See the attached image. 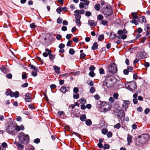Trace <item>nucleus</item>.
Listing matches in <instances>:
<instances>
[{
  "mask_svg": "<svg viewBox=\"0 0 150 150\" xmlns=\"http://www.w3.org/2000/svg\"><path fill=\"white\" fill-rule=\"evenodd\" d=\"M105 80L103 83V85L104 87L107 88L112 87L116 81L115 77L112 74L108 73L105 76Z\"/></svg>",
  "mask_w": 150,
  "mask_h": 150,
  "instance_id": "f257e3e1",
  "label": "nucleus"
},
{
  "mask_svg": "<svg viewBox=\"0 0 150 150\" xmlns=\"http://www.w3.org/2000/svg\"><path fill=\"white\" fill-rule=\"evenodd\" d=\"M149 139V136L148 134L139 135L138 136V138L136 139V144L137 145H140L142 144H144L147 142Z\"/></svg>",
  "mask_w": 150,
  "mask_h": 150,
  "instance_id": "f03ea898",
  "label": "nucleus"
},
{
  "mask_svg": "<svg viewBox=\"0 0 150 150\" xmlns=\"http://www.w3.org/2000/svg\"><path fill=\"white\" fill-rule=\"evenodd\" d=\"M18 138L21 141L23 142H26L29 139L28 135L25 134L23 132H21L19 134Z\"/></svg>",
  "mask_w": 150,
  "mask_h": 150,
  "instance_id": "7ed1b4c3",
  "label": "nucleus"
},
{
  "mask_svg": "<svg viewBox=\"0 0 150 150\" xmlns=\"http://www.w3.org/2000/svg\"><path fill=\"white\" fill-rule=\"evenodd\" d=\"M108 69L110 73H111L113 74L116 73L117 71L116 64L114 62L111 63L108 66Z\"/></svg>",
  "mask_w": 150,
  "mask_h": 150,
  "instance_id": "20e7f679",
  "label": "nucleus"
},
{
  "mask_svg": "<svg viewBox=\"0 0 150 150\" xmlns=\"http://www.w3.org/2000/svg\"><path fill=\"white\" fill-rule=\"evenodd\" d=\"M125 86L126 87L132 91L137 87L136 83L134 81L128 82L125 84Z\"/></svg>",
  "mask_w": 150,
  "mask_h": 150,
  "instance_id": "39448f33",
  "label": "nucleus"
},
{
  "mask_svg": "<svg viewBox=\"0 0 150 150\" xmlns=\"http://www.w3.org/2000/svg\"><path fill=\"white\" fill-rule=\"evenodd\" d=\"M97 107L101 108L102 111L103 112H106L110 109V106L105 102H103L101 106H97Z\"/></svg>",
  "mask_w": 150,
  "mask_h": 150,
  "instance_id": "423d86ee",
  "label": "nucleus"
},
{
  "mask_svg": "<svg viewBox=\"0 0 150 150\" xmlns=\"http://www.w3.org/2000/svg\"><path fill=\"white\" fill-rule=\"evenodd\" d=\"M7 132L10 134L15 135L16 133L14 126L13 125L8 126L7 128Z\"/></svg>",
  "mask_w": 150,
  "mask_h": 150,
  "instance_id": "0eeeda50",
  "label": "nucleus"
},
{
  "mask_svg": "<svg viewBox=\"0 0 150 150\" xmlns=\"http://www.w3.org/2000/svg\"><path fill=\"white\" fill-rule=\"evenodd\" d=\"M103 12L105 15L109 16L112 14V11L110 6H107Z\"/></svg>",
  "mask_w": 150,
  "mask_h": 150,
  "instance_id": "6e6552de",
  "label": "nucleus"
},
{
  "mask_svg": "<svg viewBox=\"0 0 150 150\" xmlns=\"http://www.w3.org/2000/svg\"><path fill=\"white\" fill-rule=\"evenodd\" d=\"M137 57L139 59H143L144 58H146L147 55L146 53L144 52L138 53L137 55Z\"/></svg>",
  "mask_w": 150,
  "mask_h": 150,
  "instance_id": "1a4fd4ad",
  "label": "nucleus"
},
{
  "mask_svg": "<svg viewBox=\"0 0 150 150\" xmlns=\"http://www.w3.org/2000/svg\"><path fill=\"white\" fill-rule=\"evenodd\" d=\"M130 104L129 101L125 100L122 106V110L123 111H126L128 107V105Z\"/></svg>",
  "mask_w": 150,
  "mask_h": 150,
  "instance_id": "9d476101",
  "label": "nucleus"
},
{
  "mask_svg": "<svg viewBox=\"0 0 150 150\" xmlns=\"http://www.w3.org/2000/svg\"><path fill=\"white\" fill-rule=\"evenodd\" d=\"M133 14V19L132 20V22L134 23L136 25H137L138 24V22L137 21L138 19V17L137 16V13H134Z\"/></svg>",
  "mask_w": 150,
  "mask_h": 150,
  "instance_id": "9b49d317",
  "label": "nucleus"
},
{
  "mask_svg": "<svg viewBox=\"0 0 150 150\" xmlns=\"http://www.w3.org/2000/svg\"><path fill=\"white\" fill-rule=\"evenodd\" d=\"M75 16L76 23L77 25L80 26L81 25L80 19L81 16L79 14H75Z\"/></svg>",
  "mask_w": 150,
  "mask_h": 150,
  "instance_id": "f8f14e48",
  "label": "nucleus"
},
{
  "mask_svg": "<svg viewBox=\"0 0 150 150\" xmlns=\"http://www.w3.org/2000/svg\"><path fill=\"white\" fill-rule=\"evenodd\" d=\"M132 138L133 137L132 136L130 135L129 134H127V144L128 145H130V144L132 142Z\"/></svg>",
  "mask_w": 150,
  "mask_h": 150,
  "instance_id": "ddd939ff",
  "label": "nucleus"
},
{
  "mask_svg": "<svg viewBox=\"0 0 150 150\" xmlns=\"http://www.w3.org/2000/svg\"><path fill=\"white\" fill-rule=\"evenodd\" d=\"M31 95L29 93H27L25 95V100L26 102H30L31 101L30 97Z\"/></svg>",
  "mask_w": 150,
  "mask_h": 150,
  "instance_id": "4468645a",
  "label": "nucleus"
},
{
  "mask_svg": "<svg viewBox=\"0 0 150 150\" xmlns=\"http://www.w3.org/2000/svg\"><path fill=\"white\" fill-rule=\"evenodd\" d=\"M24 129V128L22 125H21L20 126L18 125H16L15 127V129L18 132L19 131L21 130H23Z\"/></svg>",
  "mask_w": 150,
  "mask_h": 150,
  "instance_id": "2eb2a0df",
  "label": "nucleus"
},
{
  "mask_svg": "<svg viewBox=\"0 0 150 150\" xmlns=\"http://www.w3.org/2000/svg\"><path fill=\"white\" fill-rule=\"evenodd\" d=\"M138 20L139 22L141 23H145L146 22V18L144 16H142L139 17Z\"/></svg>",
  "mask_w": 150,
  "mask_h": 150,
  "instance_id": "dca6fc26",
  "label": "nucleus"
},
{
  "mask_svg": "<svg viewBox=\"0 0 150 150\" xmlns=\"http://www.w3.org/2000/svg\"><path fill=\"white\" fill-rule=\"evenodd\" d=\"M1 70L2 72L5 74L7 73L8 71L6 65L2 66L1 68Z\"/></svg>",
  "mask_w": 150,
  "mask_h": 150,
  "instance_id": "f3484780",
  "label": "nucleus"
},
{
  "mask_svg": "<svg viewBox=\"0 0 150 150\" xmlns=\"http://www.w3.org/2000/svg\"><path fill=\"white\" fill-rule=\"evenodd\" d=\"M53 68L54 70L55 73L57 74H59L60 73V68L59 67L55 65L53 67Z\"/></svg>",
  "mask_w": 150,
  "mask_h": 150,
  "instance_id": "a211bd4d",
  "label": "nucleus"
},
{
  "mask_svg": "<svg viewBox=\"0 0 150 150\" xmlns=\"http://www.w3.org/2000/svg\"><path fill=\"white\" fill-rule=\"evenodd\" d=\"M117 37L116 34L113 32H111L110 34V39H114Z\"/></svg>",
  "mask_w": 150,
  "mask_h": 150,
  "instance_id": "6ab92c4d",
  "label": "nucleus"
},
{
  "mask_svg": "<svg viewBox=\"0 0 150 150\" xmlns=\"http://www.w3.org/2000/svg\"><path fill=\"white\" fill-rule=\"evenodd\" d=\"M127 31L125 30H119L117 32V34L119 35H121L123 33L127 34Z\"/></svg>",
  "mask_w": 150,
  "mask_h": 150,
  "instance_id": "aec40b11",
  "label": "nucleus"
},
{
  "mask_svg": "<svg viewBox=\"0 0 150 150\" xmlns=\"http://www.w3.org/2000/svg\"><path fill=\"white\" fill-rule=\"evenodd\" d=\"M88 24L90 26L93 27H94L96 25V23L94 21L92 20H90L88 21Z\"/></svg>",
  "mask_w": 150,
  "mask_h": 150,
  "instance_id": "412c9836",
  "label": "nucleus"
},
{
  "mask_svg": "<svg viewBox=\"0 0 150 150\" xmlns=\"http://www.w3.org/2000/svg\"><path fill=\"white\" fill-rule=\"evenodd\" d=\"M98 46V45L97 43L95 42L93 44L91 48L93 50H95L97 49Z\"/></svg>",
  "mask_w": 150,
  "mask_h": 150,
  "instance_id": "4be33fe9",
  "label": "nucleus"
},
{
  "mask_svg": "<svg viewBox=\"0 0 150 150\" xmlns=\"http://www.w3.org/2000/svg\"><path fill=\"white\" fill-rule=\"evenodd\" d=\"M101 23H100V24H102L104 26H105L107 25L108 23V22L107 20L104 19L101 21Z\"/></svg>",
  "mask_w": 150,
  "mask_h": 150,
  "instance_id": "5701e85b",
  "label": "nucleus"
},
{
  "mask_svg": "<svg viewBox=\"0 0 150 150\" xmlns=\"http://www.w3.org/2000/svg\"><path fill=\"white\" fill-rule=\"evenodd\" d=\"M16 144L17 147L18 149L19 150H21L24 147L23 145L21 144H19L17 143Z\"/></svg>",
  "mask_w": 150,
  "mask_h": 150,
  "instance_id": "b1692460",
  "label": "nucleus"
},
{
  "mask_svg": "<svg viewBox=\"0 0 150 150\" xmlns=\"http://www.w3.org/2000/svg\"><path fill=\"white\" fill-rule=\"evenodd\" d=\"M144 30L146 32L150 31V24H146L145 26Z\"/></svg>",
  "mask_w": 150,
  "mask_h": 150,
  "instance_id": "393cba45",
  "label": "nucleus"
},
{
  "mask_svg": "<svg viewBox=\"0 0 150 150\" xmlns=\"http://www.w3.org/2000/svg\"><path fill=\"white\" fill-rule=\"evenodd\" d=\"M61 91L64 93L65 92L67 91V88L65 86H63L61 87L60 88Z\"/></svg>",
  "mask_w": 150,
  "mask_h": 150,
  "instance_id": "a878e982",
  "label": "nucleus"
},
{
  "mask_svg": "<svg viewBox=\"0 0 150 150\" xmlns=\"http://www.w3.org/2000/svg\"><path fill=\"white\" fill-rule=\"evenodd\" d=\"M79 101L81 103L84 104L86 103V100L83 98H81L79 100Z\"/></svg>",
  "mask_w": 150,
  "mask_h": 150,
  "instance_id": "bb28decb",
  "label": "nucleus"
},
{
  "mask_svg": "<svg viewBox=\"0 0 150 150\" xmlns=\"http://www.w3.org/2000/svg\"><path fill=\"white\" fill-rule=\"evenodd\" d=\"M81 120L82 121H84L86 119V117L85 114L81 115L80 117Z\"/></svg>",
  "mask_w": 150,
  "mask_h": 150,
  "instance_id": "cd10ccee",
  "label": "nucleus"
},
{
  "mask_svg": "<svg viewBox=\"0 0 150 150\" xmlns=\"http://www.w3.org/2000/svg\"><path fill=\"white\" fill-rule=\"evenodd\" d=\"M50 59L51 60H53L55 58V55H53L52 54L50 53L48 54Z\"/></svg>",
  "mask_w": 150,
  "mask_h": 150,
  "instance_id": "c85d7f7f",
  "label": "nucleus"
},
{
  "mask_svg": "<svg viewBox=\"0 0 150 150\" xmlns=\"http://www.w3.org/2000/svg\"><path fill=\"white\" fill-rule=\"evenodd\" d=\"M95 8L97 11H99L100 10V5L99 4H96L94 6Z\"/></svg>",
  "mask_w": 150,
  "mask_h": 150,
  "instance_id": "c756f323",
  "label": "nucleus"
},
{
  "mask_svg": "<svg viewBox=\"0 0 150 150\" xmlns=\"http://www.w3.org/2000/svg\"><path fill=\"white\" fill-rule=\"evenodd\" d=\"M86 125L88 126H90L91 125L92 122L90 120H87L86 121Z\"/></svg>",
  "mask_w": 150,
  "mask_h": 150,
  "instance_id": "7c9ffc66",
  "label": "nucleus"
},
{
  "mask_svg": "<svg viewBox=\"0 0 150 150\" xmlns=\"http://www.w3.org/2000/svg\"><path fill=\"white\" fill-rule=\"evenodd\" d=\"M103 16L101 14H99L97 16L98 19L99 20H103Z\"/></svg>",
  "mask_w": 150,
  "mask_h": 150,
  "instance_id": "2f4dec72",
  "label": "nucleus"
},
{
  "mask_svg": "<svg viewBox=\"0 0 150 150\" xmlns=\"http://www.w3.org/2000/svg\"><path fill=\"white\" fill-rule=\"evenodd\" d=\"M104 38V35H101L99 36L98 40L101 41Z\"/></svg>",
  "mask_w": 150,
  "mask_h": 150,
  "instance_id": "473e14b6",
  "label": "nucleus"
},
{
  "mask_svg": "<svg viewBox=\"0 0 150 150\" xmlns=\"http://www.w3.org/2000/svg\"><path fill=\"white\" fill-rule=\"evenodd\" d=\"M127 69L129 71V72H132L133 70V68L131 66H128L127 67Z\"/></svg>",
  "mask_w": 150,
  "mask_h": 150,
  "instance_id": "72a5a7b5",
  "label": "nucleus"
},
{
  "mask_svg": "<svg viewBox=\"0 0 150 150\" xmlns=\"http://www.w3.org/2000/svg\"><path fill=\"white\" fill-rule=\"evenodd\" d=\"M121 127V125L120 123H118L116 124L114 126V127L117 128V129H119Z\"/></svg>",
  "mask_w": 150,
  "mask_h": 150,
  "instance_id": "f704fd0d",
  "label": "nucleus"
},
{
  "mask_svg": "<svg viewBox=\"0 0 150 150\" xmlns=\"http://www.w3.org/2000/svg\"><path fill=\"white\" fill-rule=\"evenodd\" d=\"M11 91L10 89H7L5 93V95L7 96L10 95V93H11Z\"/></svg>",
  "mask_w": 150,
  "mask_h": 150,
  "instance_id": "c9c22d12",
  "label": "nucleus"
},
{
  "mask_svg": "<svg viewBox=\"0 0 150 150\" xmlns=\"http://www.w3.org/2000/svg\"><path fill=\"white\" fill-rule=\"evenodd\" d=\"M89 75L91 77H93L95 75V74L93 71H91L89 73Z\"/></svg>",
  "mask_w": 150,
  "mask_h": 150,
  "instance_id": "e433bc0d",
  "label": "nucleus"
},
{
  "mask_svg": "<svg viewBox=\"0 0 150 150\" xmlns=\"http://www.w3.org/2000/svg\"><path fill=\"white\" fill-rule=\"evenodd\" d=\"M75 53L74 50L72 48H71L69 50V53L71 55Z\"/></svg>",
  "mask_w": 150,
  "mask_h": 150,
  "instance_id": "4c0bfd02",
  "label": "nucleus"
},
{
  "mask_svg": "<svg viewBox=\"0 0 150 150\" xmlns=\"http://www.w3.org/2000/svg\"><path fill=\"white\" fill-rule=\"evenodd\" d=\"M110 145L108 144H105L103 146V148H104V149H108L110 148Z\"/></svg>",
  "mask_w": 150,
  "mask_h": 150,
  "instance_id": "58836bf2",
  "label": "nucleus"
},
{
  "mask_svg": "<svg viewBox=\"0 0 150 150\" xmlns=\"http://www.w3.org/2000/svg\"><path fill=\"white\" fill-rule=\"evenodd\" d=\"M79 93H76V94L73 95L74 98L76 99H78L79 98Z\"/></svg>",
  "mask_w": 150,
  "mask_h": 150,
  "instance_id": "ea45409f",
  "label": "nucleus"
},
{
  "mask_svg": "<svg viewBox=\"0 0 150 150\" xmlns=\"http://www.w3.org/2000/svg\"><path fill=\"white\" fill-rule=\"evenodd\" d=\"M95 91V89L94 87H91L90 89V92L91 93H94Z\"/></svg>",
  "mask_w": 150,
  "mask_h": 150,
  "instance_id": "a19ab883",
  "label": "nucleus"
},
{
  "mask_svg": "<svg viewBox=\"0 0 150 150\" xmlns=\"http://www.w3.org/2000/svg\"><path fill=\"white\" fill-rule=\"evenodd\" d=\"M118 96L119 95L117 93H115L113 95V97L115 99H118Z\"/></svg>",
  "mask_w": 150,
  "mask_h": 150,
  "instance_id": "79ce46f5",
  "label": "nucleus"
},
{
  "mask_svg": "<svg viewBox=\"0 0 150 150\" xmlns=\"http://www.w3.org/2000/svg\"><path fill=\"white\" fill-rule=\"evenodd\" d=\"M108 132V129H104L102 131V133L103 134H105Z\"/></svg>",
  "mask_w": 150,
  "mask_h": 150,
  "instance_id": "37998d69",
  "label": "nucleus"
},
{
  "mask_svg": "<svg viewBox=\"0 0 150 150\" xmlns=\"http://www.w3.org/2000/svg\"><path fill=\"white\" fill-rule=\"evenodd\" d=\"M56 11L58 13L60 14L62 11V8H58L56 9Z\"/></svg>",
  "mask_w": 150,
  "mask_h": 150,
  "instance_id": "c03bdc74",
  "label": "nucleus"
},
{
  "mask_svg": "<svg viewBox=\"0 0 150 150\" xmlns=\"http://www.w3.org/2000/svg\"><path fill=\"white\" fill-rule=\"evenodd\" d=\"M112 133L111 132H109L107 134V136L108 138H110L112 136Z\"/></svg>",
  "mask_w": 150,
  "mask_h": 150,
  "instance_id": "a18cd8bd",
  "label": "nucleus"
},
{
  "mask_svg": "<svg viewBox=\"0 0 150 150\" xmlns=\"http://www.w3.org/2000/svg\"><path fill=\"white\" fill-rule=\"evenodd\" d=\"M64 112L62 111H59L58 112V115L59 116H61V115L63 116L64 115Z\"/></svg>",
  "mask_w": 150,
  "mask_h": 150,
  "instance_id": "49530a36",
  "label": "nucleus"
},
{
  "mask_svg": "<svg viewBox=\"0 0 150 150\" xmlns=\"http://www.w3.org/2000/svg\"><path fill=\"white\" fill-rule=\"evenodd\" d=\"M103 102H102L101 101H100V100H98L97 101V105H96V106L97 107V106H101V105H102V104Z\"/></svg>",
  "mask_w": 150,
  "mask_h": 150,
  "instance_id": "de8ad7c7",
  "label": "nucleus"
},
{
  "mask_svg": "<svg viewBox=\"0 0 150 150\" xmlns=\"http://www.w3.org/2000/svg\"><path fill=\"white\" fill-rule=\"evenodd\" d=\"M30 27L31 28L34 29L36 28V26L35 25L34 23H33L30 24Z\"/></svg>",
  "mask_w": 150,
  "mask_h": 150,
  "instance_id": "09e8293b",
  "label": "nucleus"
},
{
  "mask_svg": "<svg viewBox=\"0 0 150 150\" xmlns=\"http://www.w3.org/2000/svg\"><path fill=\"white\" fill-rule=\"evenodd\" d=\"M129 71L127 69H125L123 71V74L125 75H127L129 74Z\"/></svg>",
  "mask_w": 150,
  "mask_h": 150,
  "instance_id": "8fccbe9b",
  "label": "nucleus"
},
{
  "mask_svg": "<svg viewBox=\"0 0 150 150\" xmlns=\"http://www.w3.org/2000/svg\"><path fill=\"white\" fill-rule=\"evenodd\" d=\"M80 8H83L84 7V4L82 2H81L79 5Z\"/></svg>",
  "mask_w": 150,
  "mask_h": 150,
  "instance_id": "3c124183",
  "label": "nucleus"
},
{
  "mask_svg": "<svg viewBox=\"0 0 150 150\" xmlns=\"http://www.w3.org/2000/svg\"><path fill=\"white\" fill-rule=\"evenodd\" d=\"M100 73V74H104V71L103 68H100L99 69Z\"/></svg>",
  "mask_w": 150,
  "mask_h": 150,
  "instance_id": "603ef678",
  "label": "nucleus"
},
{
  "mask_svg": "<svg viewBox=\"0 0 150 150\" xmlns=\"http://www.w3.org/2000/svg\"><path fill=\"white\" fill-rule=\"evenodd\" d=\"M139 59L138 58L136 57L135 59L133 61V64L134 65H135L139 61Z\"/></svg>",
  "mask_w": 150,
  "mask_h": 150,
  "instance_id": "864d4df0",
  "label": "nucleus"
},
{
  "mask_svg": "<svg viewBox=\"0 0 150 150\" xmlns=\"http://www.w3.org/2000/svg\"><path fill=\"white\" fill-rule=\"evenodd\" d=\"M64 47L65 45L63 43L60 44L59 46V47L60 49H62L63 48H64Z\"/></svg>",
  "mask_w": 150,
  "mask_h": 150,
  "instance_id": "5fc2aeb1",
  "label": "nucleus"
},
{
  "mask_svg": "<svg viewBox=\"0 0 150 150\" xmlns=\"http://www.w3.org/2000/svg\"><path fill=\"white\" fill-rule=\"evenodd\" d=\"M40 140L39 138H37L34 140V142L35 143L38 144L40 143Z\"/></svg>",
  "mask_w": 150,
  "mask_h": 150,
  "instance_id": "6e6d98bb",
  "label": "nucleus"
},
{
  "mask_svg": "<svg viewBox=\"0 0 150 150\" xmlns=\"http://www.w3.org/2000/svg\"><path fill=\"white\" fill-rule=\"evenodd\" d=\"M121 35V38L123 40L125 39L127 37V35L125 34H122Z\"/></svg>",
  "mask_w": 150,
  "mask_h": 150,
  "instance_id": "4d7b16f0",
  "label": "nucleus"
},
{
  "mask_svg": "<svg viewBox=\"0 0 150 150\" xmlns=\"http://www.w3.org/2000/svg\"><path fill=\"white\" fill-rule=\"evenodd\" d=\"M19 93L18 92L16 91L14 93V96L15 98H17L19 96Z\"/></svg>",
  "mask_w": 150,
  "mask_h": 150,
  "instance_id": "13d9d810",
  "label": "nucleus"
},
{
  "mask_svg": "<svg viewBox=\"0 0 150 150\" xmlns=\"http://www.w3.org/2000/svg\"><path fill=\"white\" fill-rule=\"evenodd\" d=\"M91 15V13L89 11H87L85 13V15L87 16H89Z\"/></svg>",
  "mask_w": 150,
  "mask_h": 150,
  "instance_id": "bf43d9fd",
  "label": "nucleus"
},
{
  "mask_svg": "<svg viewBox=\"0 0 150 150\" xmlns=\"http://www.w3.org/2000/svg\"><path fill=\"white\" fill-rule=\"evenodd\" d=\"M79 91V89L77 87H74V88L73 92L74 93H78V92Z\"/></svg>",
  "mask_w": 150,
  "mask_h": 150,
  "instance_id": "052dcab7",
  "label": "nucleus"
},
{
  "mask_svg": "<svg viewBox=\"0 0 150 150\" xmlns=\"http://www.w3.org/2000/svg\"><path fill=\"white\" fill-rule=\"evenodd\" d=\"M150 110L149 108H146L144 110V113L146 114H148L150 112Z\"/></svg>",
  "mask_w": 150,
  "mask_h": 150,
  "instance_id": "680f3d73",
  "label": "nucleus"
},
{
  "mask_svg": "<svg viewBox=\"0 0 150 150\" xmlns=\"http://www.w3.org/2000/svg\"><path fill=\"white\" fill-rule=\"evenodd\" d=\"M28 85V83H25L22 84L21 86V87L23 88H25L27 87Z\"/></svg>",
  "mask_w": 150,
  "mask_h": 150,
  "instance_id": "e2e57ef3",
  "label": "nucleus"
},
{
  "mask_svg": "<svg viewBox=\"0 0 150 150\" xmlns=\"http://www.w3.org/2000/svg\"><path fill=\"white\" fill-rule=\"evenodd\" d=\"M7 145L6 143L4 142L2 144L1 146L3 147V148H6L7 146Z\"/></svg>",
  "mask_w": 150,
  "mask_h": 150,
  "instance_id": "0e129e2a",
  "label": "nucleus"
},
{
  "mask_svg": "<svg viewBox=\"0 0 150 150\" xmlns=\"http://www.w3.org/2000/svg\"><path fill=\"white\" fill-rule=\"evenodd\" d=\"M132 127L133 129H135L137 127V126L135 124H134L132 125Z\"/></svg>",
  "mask_w": 150,
  "mask_h": 150,
  "instance_id": "69168bd1",
  "label": "nucleus"
},
{
  "mask_svg": "<svg viewBox=\"0 0 150 150\" xmlns=\"http://www.w3.org/2000/svg\"><path fill=\"white\" fill-rule=\"evenodd\" d=\"M62 19L61 18H59L57 20V23L59 24L61 23L62 21Z\"/></svg>",
  "mask_w": 150,
  "mask_h": 150,
  "instance_id": "338daca9",
  "label": "nucleus"
},
{
  "mask_svg": "<svg viewBox=\"0 0 150 150\" xmlns=\"http://www.w3.org/2000/svg\"><path fill=\"white\" fill-rule=\"evenodd\" d=\"M32 75L34 76H36L37 75V72L35 71H33L32 72Z\"/></svg>",
  "mask_w": 150,
  "mask_h": 150,
  "instance_id": "774afa93",
  "label": "nucleus"
}]
</instances>
